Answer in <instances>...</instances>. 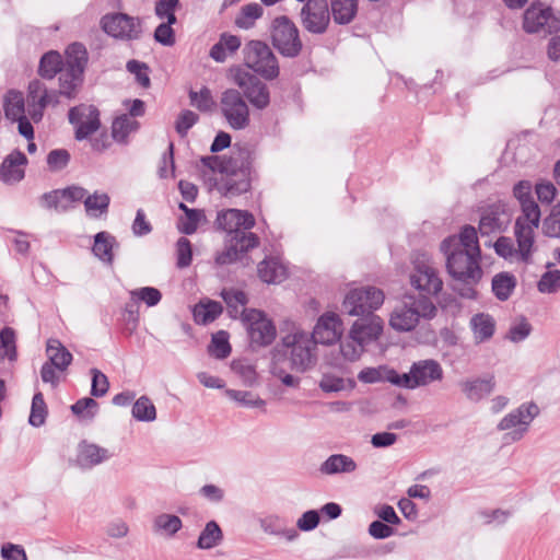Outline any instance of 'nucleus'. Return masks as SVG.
Instances as JSON below:
<instances>
[{
	"mask_svg": "<svg viewBox=\"0 0 560 560\" xmlns=\"http://www.w3.org/2000/svg\"><path fill=\"white\" fill-rule=\"evenodd\" d=\"M260 527L266 534L284 537L289 541L299 536L296 529L288 528L287 520L278 515H268L260 520Z\"/></svg>",
	"mask_w": 560,
	"mask_h": 560,
	"instance_id": "72a5a7b5",
	"label": "nucleus"
},
{
	"mask_svg": "<svg viewBox=\"0 0 560 560\" xmlns=\"http://www.w3.org/2000/svg\"><path fill=\"white\" fill-rule=\"evenodd\" d=\"M273 47L287 58H295L303 48L296 25L287 16L280 15L272 20L270 25Z\"/></svg>",
	"mask_w": 560,
	"mask_h": 560,
	"instance_id": "6e6552de",
	"label": "nucleus"
},
{
	"mask_svg": "<svg viewBox=\"0 0 560 560\" xmlns=\"http://www.w3.org/2000/svg\"><path fill=\"white\" fill-rule=\"evenodd\" d=\"M178 7L179 0H156L154 5V13L161 20L177 22L175 11Z\"/></svg>",
	"mask_w": 560,
	"mask_h": 560,
	"instance_id": "052dcab7",
	"label": "nucleus"
},
{
	"mask_svg": "<svg viewBox=\"0 0 560 560\" xmlns=\"http://www.w3.org/2000/svg\"><path fill=\"white\" fill-rule=\"evenodd\" d=\"M130 298L133 302H143L147 304V306L152 307L161 302L162 293L156 288L143 287L130 291Z\"/></svg>",
	"mask_w": 560,
	"mask_h": 560,
	"instance_id": "3c124183",
	"label": "nucleus"
},
{
	"mask_svg": "<svg viewBox=\"0 0 560 560\" xmlns=\"http://www.w3.org/2000/svg\"><path fill=\"white\" fill-rule=\"evenodd\" d=\"M189 98L192 106L198 108L200 112H209L214 106V101L211 91L203 86L199 92L190 91Z\"/></svg>",
	"mask_w": 560,
	"mask_h": 560,
	"instance_id": "6e6d98bb",
	"label": "nucleus"
},
{
	"mask_svg": "<svg viewBox=\"0 0 560 560\" xmlns=\"http://www.w3.org/2000/svg\"><path fill=\"white\" fill-rule=\"evenodd\" d=\"M384 293L375 287L350 290L343 299L342 311L350 316H375L374 311L384 303Z\"/></svg>",
	"mask_w": 560,
	"mask_h": 560,
	"instance_id": "1a4fd4ad",
	"label": "nucleus"
},
{
	"mask_svg": "<svg viewBox=\"0 0 560 560\" xmlns=\"http://www.w3.org/2000/svg\"><path fill=\"white\" fill-rule=\"evenodd\" d=\"M192 259V247L188 238L182 236L176 243V266L184 269L190 266Z\"/></svg>",
	"mask_w": 560,
	"mask_h": 560,
	"instance_id": "13d9d810",
	"label": "nucleus"
},
{
	"mask_svg": "<svg viewBox=\"0 0 560 560\" xmlns=\"http://www.w3.org/2000/svg\"><path fill=\"white\" fill-rule=\"evenodd\" d=\"M522 213L515 221H521L522 225L538 228L540 222V209L535 199L520 203Z\"/></svg>",
	"mask_w": 560,
	"mask_h": 560,
	"instance_id": "de8ad7c7",
	"label": "nucleus"
},
{
	"mask_svg": "<svg viewBox=\"0 0 560 560\" xmlns=\"http://www.w3.org/2000/svg\"><path fill=\"white\" fill-rule=\"evenodd\" d=\"M560 288V270L546 271L537 283L541 293H555Z\"/></svg>",
	"mask_w": 560,
	"mask_h": 560,
	"instance_id": "0e129e2a",
	"label": "nucleus"
},
{
	"mask_svg": "<svg viewBox=\"0 0 560 560\" xmlns=\"http://www.w3.org/2000/svg\"><path fill=\"white\" fill-rule=\"evenodd\" d=\"M71 411L78 418L83 420H93L98 411V404L91 397H84L77 400L71 406Z\"/></svg>",
	"mask_w": 560,
	"mask_h": 560,
	"instance_id": "8fccbe9b",
	"label": "nucleus"
},
{
	"mask_svg": "<svg viewBox=\"0 0 560 560\" xmlns=\"http://www.w3.org/2000/svg\"><path fill=\"white\" fill-rule=\"evenodd\" d=\"M529 225H522L521 221H515L514 235L517 243L516 256L524 264L532 262V255L535 244V230Z\"/></svg>",
	"mask_w": 560,
	"mask_h": 560,
	"instance_id": "c85d7f7f",
	"label": "nucleus"
},
{
	"mask_svg": "<svg viewBox=\"0 0 560 560\" xmlns=\"http://www.w3.org/2000/svg\"><path fill=\"white\" fill-rule=\"evenodd\" d=\"M0 350L10 361L16 359L15 334L10 327H5L0 331Z\"/></svg>",
	"mask_w": 560,
	"mask_h": 560,
	"instance_id": "e2e57ef3",
	"label": "nucleus"
},
{
	"mask_svg": "<svg viewBox=\"0 0 560 560\" xmlns=\"http://www.w3.org/2000/svg\"><path fill=\"white\" fill-rule=\"evenodd\" d=\"M183 526L182 520L173 514H160L154 520V528L170 536L175 535Z\"/></svg>",
	"mask_w": 560,
	"mask_h": 560,
	"instance_id": "5fc2aeb1",
	"label": "nucleus"
},
{
	"mask_svg": "<svg viewBox=\"0 0 560 560\" xmlns=\"http://www.w3.org/2000/svg\"><path fill=\"white\" fill-rule=\"evenodd\" d=\"M46 353L48 362L54 364L60 372L66 371L73 359L71 352L58 339H49L47 341Z\"/></svg>",
	"mask_w": 560,
	"mask_h": 560,
	"instance_id": "f704fd0d",
	"label": "nucleus"
},
{
	"mask_svg": "<svg viewBox=\"0 0 560 560\" xmlns=\"http://www.w3.org/2000/svg\"><path fill=\"white\" fill-rule=\"evenodd\" d=\"M342 330L339 316L336 313H325L318 318L310 338L315 343L332 345L340 340Z\"/></svg>",
	"mask_w": 560,
	"mask_h": 560,
	"instance_id": "aec40b11",
	"label": "nucleus"
},
{
	"mask_svg": "<svg viewBox=\"0 0 560 560\" xmlns=\"http://www.w3.org/2000/svg\"><path fill=\"white\" fill-rule=\"evenodd\" d=\"M258 276L266 283H280L287 279L285 267L275 258L265 259L258 265Z\"/></svg>",
	"mask_w": 560,
	"mask_h": 560,
	"instance_id": "4c0bfd02",
	"label": "nucleus"
},
{
	"mask_svg": "<svg viewBox=\"0 0 560 560\" xmlns=\"http://www.w3.org/2000/svg\"><path fill=\"white\" fill-rule=\"evenodd\" d=\"M127 70L135 74L137 82L143 86L149 88L150 78L148 75V66L144 62L138 60H129L126 65Z\"/></svg>",
	"mask_w": 560,
	"mask_h": 560,
	"instance_id": "774afa93",
	"label": "nucleus"
},
{
	"mask_svg": "<svg viewBox=\"0 0 560 560\" xmlns=\"http://www.w3.org/2000/svg\"><path fill=\"white\" fill-rule=\"evenodd\" d=\"M139 127L140 124L136 119L122 114L113 121L112 137L118 143H126L128 136L137 131Z\"/></svg>",
	"mask_w": 560,
	"mask_h": 560,
	"instance_id": "a19ab883",
	"label": "nucleus"
},
{
	"mask_svg": "<svg viewBox=\"0 0 560 560\" xmlns=\"http://www.w3.org/2000/svg\"><path fill=\"white\" fill-rule=\"evenodd\" d=\"M517 284L514 275L502 271L492 278V292L499 301H506L512 295Z\"/></svg>",
	"mask_w": 560,
	"mask_h": 560,
	"instance_id": "ea45409f",
	"label": "nucleus"
},
{
	"mask_svg": "<svg viewBox=\"0 0 560 560\" xmlns=\"http://www.w3.org/2000/svg\"><path fill=\"white\" fill-rule=\"evenodd\" d=\"M215 225L219 230L235 233L240 229H252L255 225V218L246 210L228 209L218 212Z\"/></svg>",
	"mask_w": 560,
	"mask_h": 560,
	"instance_id": "5701e85b",
	"label": "nucleus"
},
{
	"mask_svg": "<svg viewBox=\"0 0 560 560\" xmlns=\"http://www.w3.org/2000/svg\"><path fill=\"white\" fill-rule=\"evenodd\" d=\"M410 284L413 289L419 291L420 296H429L430 300L442 291L443 280L425 255H422L413 261V269L410 273Z\"/></svg>",
	"mask_w": 560,
	"mask_h": 560,
	"instance_id": "9b49d317",
	"label": "nucleus"
},
{
	"mask_svg": "<svg viewBox=\"0 0 560 560\" xmlns=\"http://www.w3.org/2000/svg\"><path fill=\"white\" fill-rule=\"evenodd\" d=\"M542 231L549 237H560V201L556 203L542 222Z\"/></svg>",
	"mask_w": 560,
	"mask_h": 560,
	"instance_id": "bf43d9fd",
	"label": "nucleus"
},
{
	"mask_svg": "<svg viewBox=\"0 0 560 560\" xmlns=\"http://www.w3.org/2000/svg\"><path fill=\"white\" fill-rule=\"evenodd\" d=\"M242 89L244 96L257 109H265L270 103L268 86L249 72H238L234 79Z\"/></svg>",
	"mask_w": 560,
	"mask_h": 560,
	"instance_id": "6ab92c4d",
	"label": "nucleus"
},
{
	"mask_svg": "<svg viewBox=\"0 0 560 560\" xmlns=\"http://www.w3.org/2000/svg\"><path fill=\"white\" fill-rule=\"evenodd\" d=\"M359 0H330V14L338 25L350 24L358 13Z\"/></svg>",
	"mask_w": 560,
	"mask_h": 560,
	"instance_id": "2f4dec72",
	"label": "nucleus"
},
{
	"mask_svg": "<svg viewBox=\"0 0 560 560\" xmlns=\"http://www.w3.org/2000/svg\"><path fill=\"white\" fill-rule=\"evenodd\" d=\"M221 298L226 304L229 316L233 319H242V311L248 303L246 293L237 289H223L221 291Z\"/></svg>",
	"mask_w": 560,
	"mask_h": 560,
	"instance_id": "58836bf2",
	"label": "nucleus"
},
{
	"mask_svg": "<svg viewBox=\"0 0 560 560\" xmlns=\"http://www.w3.org/2000/svg\"><path fill=\"white\" fill-rule=\"evenodd\" d=\"M220 110L234 130H243L250 124L249 107L243 94L236 89H228L221 94Z\"/></svg>",
	"mask_w": 560,
	"mask_h": 560,
	"instance_id": "f8f14e48",
	"label": "nucleus"
},
{
	"mask_svg": "<svg viewBox=\"0 0 560 560\" xmlns=\"http://www.w3.org/2000/svg\"><path fill=\"white\" fill-rule=\"evenodd\" d=\"M383 331V322L378 316L359 317L352 325L350 338L363 346L376 340Z\"/></svg>",
	"mask_w": 560,
	"mask_h": 560,
	"instance_id": "b1692460",
	"label": "nucleus"
},
{
	"mask_svg": "<svg viewBox=\"0 0 560 560\" xmlns=\"http://www.w3.org/2000/svg\"><path fill=\"white\" fill-rule=\"evenodd\" d=\"M232 348L229 341V334L219 330L212 335L209 352L217 359L223 360L231 354Z\"/></svg>",
	"mask_w": 560,
	"mask_h": 560,
	"instance_id": "49530a36",
	"label": "nucleus"
},
{
	"mask_svg": "<svg viewBox=\"0 0 560 560\" xmlns=\"http://www.w3.org/2000/svg\"><path fill=\"white\" fill-rule=\"evenodd\" d=\"M201 162L213 172L222 174L215 186L223 197H237L250 189L253 170L247 149L234 147L229 156L208 155Z\"/></svg>",
	"mask_w": 560,
	"mask_h": 560,
	"instance_id": "f257e3e1",
	"label": "nucleus"
},
{
	"mask_svg": "<svg viewBox=\"0 0 560 560\" xmlns=\"http://www.w3.org/2000/svg\"><path fill=\"white\" fill-rule=\"evenodd\" d=\"M223 539V533L215 521H209L201 530L197 547L199 549H211L218 546Z\"/></svg>",
	"mask_w": 560,
	"mask_h": 560,
	"instance_id": "79ce46f5",
	"label": "nucleus"
},
{
	"mask_svg": "<svg viewBox=\"0 0 560 560\" xmlns=\"http://www.w3.org/2000/svg\"><path fill=\"white\" fill-rule=\"evenodd\" d=\"M246 65L267 80L279 75L277 57L270 47L261 40H250L244 48Z\"/></svg>",
	"mask_w": 560,
	"mask_h": 560,
	"instance_id": "9d476101",
	"label": "nucleus"
},
{
	"mask_svg": "<svg viewBox=\"0 0 560 560\" xmlns=\"http://www.w3.org/2000/svg\"><path fill=\"white\" fill-rule=\"evenodd\" d=\"M355 460L345 454H332L328 456L319 466V472L325 476L338 474H352L357 470Z\"/></svg>",
	"mask_w": 560,
	"mask_h": 560,
	"instance_id": "7c9ffc66",
	"label": "nucleus"
},
{
	"mask_svg": "<svg viewBox=\"0 0 560 560\" xmlns=\"http://www.w3.org/2000/svg\"><path fill=\"white\" fill-rule=\"evenodd\" d=\"M315 345L308 332L293 327L291 332L283 336L280 343L272 349V359L280 361L289 354L291 369L296 372H305L314 363L313 349Z\"/></svg>",
	"mask_w": 560,
	"mask_h": 560,
	"instance_id": "7ed1b4c3",
	"label": "nucleus"
},
{
	"mask_svg": "<svg viewBox=\"0 0 560 560\" xmlns=\"http://www.w3.org/2000/svg\"><path fill=\"white\" fill-rule=\"evenodd\" d=\"M495 385V377L492 374L485 377H469L459 383L462 393L471 402H479L489 397Z\"/></svg>",
	"mask_w": 560,
	"mask_h": 560,
	"instance_id": "393cba45",
	"label": "nucleus"
},
{
	"mask_svg": "<svg viewBox=\"0 0 560 560\" xmlns=\"http://www.w3.org/2000/svg\"><path fill=\"white\" fill-rule=\"evenodd\" d=\"M110 205V197L104 191H94L86 195L84 199V209L86 215L92 219H100L107 215Z\"/></svg>",
	"mask_w": 560,
	"mask_h": 560,
	"instance_id": "c9c22d12",
	"label": "nucleus"
},
{
	"mask_svg": "<svg viewBox=\"0 0 560 560\" xmlns=\"http://www.w3.org/2000/svg\"><path fill=\"white\" fill-rule=\"evenodd\" d=\"M446 258V270L448 275L456 281L462 282L466 288L459 293L467 299H476L477 291L475 285L482 278V269L480 267V257L475 256L467 250L456 248H440Z\"/></svg>",
	"mask_w": 560,
	"mask_h": 560,
	"instance_id": "f03ea898",
	"label": "nucleus"
},
{
	"mask_svg": "<svg viewBox=\"0 0 560 560\" xmlns=\"http://www.w3.org/2000/svg\"><path fill=\"white\" fill-rule=\"evenodd\" d=\"M443 377V368L434 359L413 362L407 373H398L395 370H390L386 376L389 383L407 389L424 387L434 382H441Z\"/></svg>",
	"mask_w": 560,
	"mask_h": 560,
	"instance_id": "423d86ee",
	"label": "nucleus"
},
{
	"mask_svg": "<svg viewBox=\"0 0 560 560\" xmlns=\"http://www.w3.org/2000/svg\"><path fill=\"white\" fill-rule=\"evenodd\" d=\"M470 328L474 334L475 341L481 343L490 340L495 331V320L487 313L475 314L470 318Z\"/></svg>",
	"mask_w": 560,
	"mask_h": 560,
	"instance_id": "473e14b6",
	"label": "nucleus"
},
{
	"mask_svg": "<svg viewBox=\"0 0 560 560\" xmlns=\"http://www.w3.org/2000/svg\"><path fill=\"white\" fill-rule=\"evenodd\" d=\"M66 63V58L56 50L45 52L38 65V74L42 79L52 80Z\"/></svg>",
	"mask_w": 560,
	"mask_h": 560,
	"instance_id": "e433bc0d",
	"label": "nucleus"
},
{
	"mask_svg": "<svg viewBox=\"0 0 560 560\" xmlns=\"http://www.w3.org/2000/svg\"><path fill=\"white\" fill-rule=\"evenodd\" d=\"M436 306L429 296L406 294L393 308L389 325L396 331L407 332L416 328L421 317L432 319L436 315Z\"/></svg>",
	"mask_w": 560,
	"mask_h": 560,
	"instance_id": "39448f33",
	"label": "nucleus"
},
{
	"mask_svg": "<svg viewBox=\"0 0 560 560\" xmlns=\"http://www.w3.org/2000/svg\"><path fill=\"white\" fill-rule=\"evenodd\" d=\"M59 104V93L57 90H48L40 80H33L28 84L27 108L30 117L38 122L42 120L44 109L48 105Z\"/></svg>",
	"mask_w": 560,
	"mask_h": 560,
	"instance_id": "a211bd4d",
	"label": "nucleus"
},
{
	"mask_svg": "<svg viewBox=\"0 0 560 560\" xmlns=\"http://www.w3.org/2000/svg\"><path fill=\"white\" fill-rule=\"evenodd\" d=\"M259 245L258 236L253 232H246L244 229L237 230L233 233L230 241V246L226 252H223L217 257V262L225 265L240 259L238 254L248 252Z\"/></svg>",
	"mask_w": 560,
	"mask_h": 560,
	"instance_id": "412c9836",
	"label": "nucleus"
},
{
	"mask_svg": "<svg viewBox=\"0 0 560 560\" xmlns=\"http://www.w3.org/2000/svg\"><path fill=\"white\" fill-rule=\"evenodd\" d=\"M523 30L528 34H536L541 31L548 34L560 32V18L557 16L550 7L541 2H533L524 12Z\"/></svg>",
	"mask_w": 560,
	"mask_h": 560,
	"instance_id": "ddd939ff",
	"label": "nucleus"
},
{
	"mask_svg": "<svg viewBox=\"0 0 560 560\" xmlns=\"http://www.w3.org/2000/svg\"><path fill=\"white\" fill-rule=\"evenodd\" d=\"M264 13L260 4L253 2L247 3L241 8L238 15L235 19V25L243 30L252 28L255 21L258 20Z\"/></svg>",
	"mask_w": 560,
	"mask_h": 560,
	"instance_id": "37998d69",
	"label": "nucleus"
},
{
	"mask_svg": "<svg viewBox=\"0 0 560 560\" xmlns=\"http://www.w3.org/2000/svg\"><path fill=\"white\" fill-rule=\"evenodd\" d=\"M25 106L24 100L21 93L10 91L9 96L4 104L5 117L12 121H15L24 117Z\"/></svg>",
	"mask_w": 560,
	"mask_h": 560,
	"instance_id": "09e8293b",
	"label": "nucleus"
},
{
	"mask_svg": "<svg viewBox=\"0 0 560 560\" xmlns=\"http://www.w3.org/2000/svg\"><path fill=\"white\" fill-rule=\"evenodd\" d=\"M132 417L142 422H151L156 419V409L148 396L139 397L132 405Z\"/></svg>",
	"mask_w": 560,
	"mask_h": 560,
	"instance_id": "c03bdc74",
	"label": "nucleus"
},
{
	"mask_svg": "<svg viewBox=\"0 0 560 560\" xmlns=\"http://www.w3.org/2000/svg\"><path fill=\"white\" fill-rule=\"evenodd\" d=\"M202 218L203 213L201 210L195 209L189 211L186 218H180L178 220L177 229L183 234L191 235L197 231L198 224Z\"/></svg>",
	"mask_w": 560,
	"mask_h": 560,
	"instance_id": "680f3d73",
	"label": "nucleus"
},
{
	"mask_svg": "<svg viewBox=\"0 0 560 560\" xmlns=\"http://www.w3.org/2000/svg\"><path fill=\"white\" fill-rule=\"evenodd\" d=\"M91 374V395L94 397H103L104 395H106L109 388V382L107 376L97 369H92Z\"/></svg>",
	"mask_w": 560,
	"mask_h": 560,
	"instance_id": "338daca9",
	"label": "nucleus"
},
{
	"mask_svg": "<svg viewBox=\"0 0 560 560\" xmlns=\"http://www.w3.org/2000/svg\"><path fill=\"white\" fill-rule=\"evenodd\" d=\"M510 217L503 205L494 203L487 207L480 217L478 231L482 236L501 233L505 231Z\"/></svg>",
	"mask_w": 560,
	"mask_h": 560,
	"instance_id": "4be33fe9",
	"label": "nucleus"
},
{
	"mask_svg": "<svg viewBox=\"0 0 560 560\" xmlns=\"http://www.w3.org/2000/svg\"><path fill=\"white\" fill-rule=\"evenodd\" d=\"M26 163V155L20 150H13L8 156H5L0 166V180L4 184L21 182L25 176V172L21 166Z\"/></svg>",
	"mask_w": 560,
	"mask_h": 560,
	"instance_id": "cd10ccee",
	"label": "nucleus"
},
{
	"mask_svg": "<svg viewBox=\"0 0 560 560\" xmlns=\"http://www.w3.org/2000/svg\"><path fill=\"white\" fill-rule=\"evenodd\" d=\"M302 26L311 34L326 33L330 23L327 0H307L301 10Z\"/></svg>",
	"mask_w": 560,
	"mask_h": 560,
	"instance_id": "f3484780",
	"label": "nucleus"
},
{
	"mask_svg": "<svg viewBox=\"0 0 560 560\" xmlns=\"http://www.w3.org/2000/svg\"><path fill=\"white\" fill-rule=\"evenodd\" d=\"M70 159L68 150L54 149L47 154L46 162L50 172H60L68 166Z\"/></svg>",
	"mask_w": 560,
	"mask_h": 560,
	"instance_id": "4d7b16f0",
	"label": "nucleus"
},
{
	"mask_svg": "<svg viewBox=\"0 0 560 560\" xmlns=\"http://www.w3.org/2000/svg\"><path fill=\"white\" fill-rule=\"evenodd\" d=\"M242 323L253 350L270 346L277 337V328L264 311L244 308L242 311Z\"/></svg>",
	"mask_w": 560,
	"mask_h": 560,
	"instance_id": "0eeeda50",
	"label": "nucleus"
},
{
	"mask_svg": "<svg viewBox=\"0 0 560 560\" xmlns=\"http://www.w3.org/2000/svg\"><path fill=\"white\" fill-rule=\"evenodd\" d=\"M539 415V408L534 401L524 402L516 409L504 416L497 425L499 431L510 430L518 427L506 434L512 441H520L527 432L532 421Z\"/></svg>",
	"mask_w": 560,
	"mask_h": 560,
	"instance_id": "2eb2a0df",
	"label": "nucleus"
},
{
	"mask_svg": "<svg viewBox=\"0 0 560 560\" xmlns=\"http://www.w3.org/2000/svg\"><path fill=\"white\" fill-rule=\"evenodd\" d=\"M47 407L42 393H36L32 399L31 415L28 422L33 427H40L45 422Z\"/></svg>",
	"mask_w": 560,
	"mask_h": 560,
	"instance_id": "603ef678",
	"label": "nucleus"
},
{
	"mask_svg": "<svg viewBox=\"0 0 560 560\" xmlns=\"http://www.w3.org/2000/svg\"><path fill=\"white\" fill-rule=\"evenodd\" d=\"M223 312L221 303L217 301H208L196 308L195 316L201 324H208L215 320Z\"/></svg>",
	"mask_w": 560,
	"mask_h": 560,
	"instance_id": "864d4df0",
	"label": "nucleus"
},
{
	"mask_svg": "<svg viewBox=\"0 0 560 560\" xmlns=\"http://www.w3.org/2000/svg\"><path fill=\"white\" fill-rule=\"evenodd\" d=\"M68 119L75 127L74 138L78 141L89 138L101 127L100 112L94 105L81 104L71 107Z\"/></svg>",
	"mask_w": 560,
	"mask_h": 560,
	"instance_id": "dca6fc26",
	"label": "nucleus"
},
{
	"mask_svg": "<svg viewBox=\"0 0 560 560\" xmlns=\"http://www.w3.org/2000/svg\"><path fill=\"white\" fill-rule=\"evenodd\" d=\"M456 248L459 250H467L475 256H481L480 246L478 243V232L471 225L462 228L458 235H452L443 240L440 248Z\"/></svg>",
	"mask_w": 560,
	"mask_h": 560,
	"instance_id": "bb28decb",
	"label": "nucleus"
},
{
	"mask_svg": "<svg viewBox=\"0 0 560 560\" xmlns=\"http://www.w3.org/2000/svg\"><path fill=\"white\" fill-rule=\"evenodd\" d=\"M102 30L109 36L121 40H135L142 33L141 21L126 13L106 14L101 19Z\"/></svg>",
	"mask_w": 560,
	"mask_h": 560,
	"instance_id": "4468645a",
	"label": "nucleus"
},
{
	"mask_svg": "<svg viewBox=\"0 0 560 560\" xmlns=\"http://www.w3.org/2000/svg\"><path fill=\"white\" fill-rule=\"evenodd\" d=\"M119 244L114 235L109 232L102 231L94 235V243L92 245L93 255L103 264L112 266L114 262V249L118 248Z\"/></svg>",
	"mask_w": 560,
	"mask_h": 560,
	"instance_id": "c756f323",
	"label": "nucleus"
},
{
	"mask_svg": "<svg viewBox=\"0 0 560 560\" xmlns=\"http://www.w3.org/2000/svg\"><path fill=\"white\" fill-rule=\"evenodd\" d=\"M88 61L89 55L83 44L75 42L66 48V63L58 73L59 97L65 96L68 100L77 97L84 82Z\"/></svg>",
	"mask_w": 560,
	"mask_h": 560,
	"instance_id": "20e7f679",
	"label": "nucleus"
},
{
	"mask_svg": "<svg viewBox=\"0 0 560 560\" xmlns=\"http://www.w3.org/2000/svg\"><path fill=\"white\" fill-rule=\"evenodd\" d=\"M112 457L109 451L94 443L82 441L78 445L75 465L81 469H91Z\"/></svg>",
	"mask_w": 560,
	"mask_h": 560,
	"instance_id": "a878e982",
	"label": "nucleus"
},
{
	"mask_svg": "<svg viewBox=\"0 0 560 560\" xmlns=\"http://www.w3.org/2000/svg\"><path fill=\"white\" fill-rule=\"evenodd\" d=\"M177 22L165 21L158 25L154 31V39L163 46H173L175 44V32L172 25Z\"/></svg>",
	"mask_w": 560,
	"mask_h": 560,
	"instance_id": "69168bd1",
	"label": "nucleus"
},
{
	"mask_svg": "<svg viewBox=\"0 0 560 560\" xmlns=\"http://www.w3.org/2000/svg\"><path fill=\"white\" fill-rule=\"evenodd\" d=\"M225 395L237 402L242 407L246 408H265L266 401L253 392L226 389Z\"/></svg>",
	"mask_w": 560,
	"mask_h": 560,
	"instance_id": "a18cd8bd",
	"label": "nucleus"
}]
</instances>
